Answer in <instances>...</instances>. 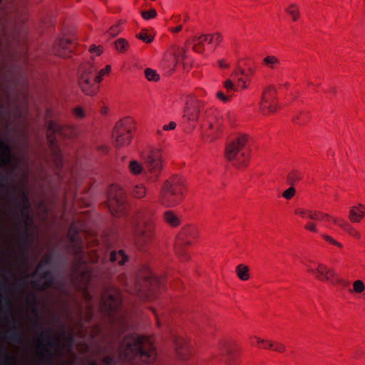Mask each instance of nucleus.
I'll return each mask as SVG.
<instances>
[{
    "label": "nucleus",
    "mask_w": 365,
    "mask_h": 365,
    "mask_svg": "<svg viewBox=\"0 0 365 365\" xmlns=\"http://www.w3.org/2000/svg\"><path fill=\"white\" fill-rule=\"evenodd\" d=\"M119 358L130 365L152 364L156 359L155 348L150 338L130 334L123 338L119 345Z\"/></svg>",
    "instance_id": "f257e3e1"
},
{
    "label": "nucleus",
    "mask_w": 365,
    "mask_h": 365,
    "mask_svg": "<svg viewBox=\"0 0 365 365\" xmlns=\"http://www.w3.org/2000/svg\"><path fill=\"white\" fill-rule=\"evenodd\" d=\"M52 264V256L47 255L37 266L31 277H38L31 282V287L37 291L46 292L50 288H53L58 293L57 300L60 302L68 303V299L71 293L68 283L64 280H57L51 269L45 268Z\"/></svg>",
    "instance_id": "f03ea898"
},
{
    "label": "nucleus",
    "mask_w": 365,
    "mask_h": 365,
    "mask_svg": "<svg viewBox=\"0 0 365 365\" xmlns=\"http://www.w3.org/2000/svg\"><path fill=\"white\" fill-rule=\"evenodd\" d=\"M16 190L14 188H9L7 190L6 196L9 200L14 205V217L17 222L18 227L21 229V239L26 243L25 252V262H28V247H29V227L30 217V204L28 195L26 192L21 191V200L19 201L16 197Z\"/></svg>",
    "instance_id": "7ed1b4c3"
},
{
    "label": "nucleus",
    "mask_w": 365,
    "mask_h": 365,
    "mask_svg": "<svg viewBox=\"0 0 365 365\" xmlns=\"http://www.w3.org/2000/svg\"><path fill=\"white\" fill-rule=\"evenodd\" d=\"M247 142V135H240L232 139L226 145V158L238 169L245 168L248 165L250 157Z\"/></svg>",
    "instance_id": "20e7f679"
},
{
    "label": "nucleus",
    "mask_w": 365,
    "mask_h": 365,
    "mask_svg": "<svg viewBox=\"0 0 365 365\" xmlns=\"http://www.w3.org/2000/svg\"><path fill=\"white\" fill-rule=\"evenodd\" d=\"M150 213L139 211L132 221L135 245L143 250L150 244L153 236V227L150 222Z\"/></svg>",
    "instance_id": "39448f33"
},
{
    "label": "nucleus",
    "mask_w": 365,
    "mask_h": 365,
    "mask_svg": "<svg viewBox=\"0 0 365 365\" xmlns=\"http://www.w3.org/2000/svg\"><path fill=\"white\" fill-rule=\"evenodd\" d=\"M12 289L17 300L25 309L37 311L41 299L36 292L29 290V275L19 279L18 284L12 285Z\"/></svg>",
    "instance_id": "423d86ee"
},
{
    "label": "nucleus",
    "mask_w": 365,
    "mask_h": 365,
    "mask_svg": "<svg viewBox=\"0 0 365 365\" xmlns=\"http://www.w3.org/2000/svg\"><path fill=\"white\" fill-rule=\"evenodd\" d=\"M185 180L179 176L165 182L160 192L161 203L167 207L175 206L182 200Z\"/></svg>",
    "instance_id": "0eeeda50"
},
{
    "label": "nucleus",
    "mask_w": 365,
    "mask_h": 365,
    "mask_svg": "<svg viewBox=\"0 0 365 365\" xmlns=\"http://www.w3.org/2000/svg\"><path fill=\"white\" fill-rule=\"evenodd\" d=\"M63 131V127L56 122L53 120L47 122V139L53 154V163L57 170H61L63 165V155L59 149L57 141L58 135H64Z\"/></svg>",
    "instance_id": "6e6552de"
},
{
    "label": "nucleus",
    "mask_w": 365,
    "mask_h": 365,
    "mask_svg": "<svg viewBox=\"0 0 365 365\" xmlns=\"http://www.w3.org/2000/svg\"><path fill=\"white\" fill-rule=\"evenodd\" d=\"M97 68L88 62L81 66L78 71V83L82 91L88 96L95 95L98 86L95 81L94 74Z\"/></svg>",
    "instance_id": "1a4fd4ad"
},
{
    "label": "nucleus",
    "mask_w": 365,
    "mask_h": 365,
    "mask_svg": "<svg viewBox=\"0 0 365 365\" xmlns=\"http://www.w3.org/2000/svg\"><path fill=\"white\" fill-rule=\"evenodd\" d=\"M132 120L126 118L119 120L112 134L113 142L115 147L120 148L128 145L131 141Z\"/></svg>",
    "instance_id": "9d476101"
},
{
    "label": "nucleus",
    "mask_w": 365,
    "mask_h": 365,
    "mask_svg": "<svg viewBox=\"0 0 365 365\" xmlns=\"http://www.w3.org/2000/svg\"><path fill=\"white\" fill-rule=\"evenodd\" d=\"M126 195L123 189L117 185L110 186L108 192V206L112 215H118L125 207Z\"/></svg>",
    "instance_id": "9b49d317"
},
{
    "label": "nucleus",
    "mask_w": 365,
    "mask_h": 365,
    "mask_svg": "<svg viewBox=\"0 0 365 365\" xmlns=\"http://www.w3.org/2000/svg\"><path fill=\"white\" fill-rule=\"evenodd\" d=\"M38 343L40 347L45 348V354L41 353V357L48 364L53 361L52 350L56 347L58 340L53 336V330L46 329L41 331L38 336Z\"/></svg>",
    "instance_id": "f8f14e48"
},
{
    "label": "nucleus",
    "mask_w": 365,
    "mask_h": 365,
    "mask_svg": "<svg viewBox=\"0 0 365 365\" xmlns=\"http://www.w3.org/2000/svg\"><path fill=\"white\" fill-rule=\"evenodd\" d=\"M163 287V282L152 272H148L144 277L143 284L140 287V295L148 300L154 299L158 290Z\"/></svg>",
    "instance_id": "ddd939ff"
},
{
    "label": "nucleus",
    "mask_w": 365,
    "mask_h": 365,
    "mask_svg": "<svg viewBox=\"0 0 365 365\" xmlns=\"http://www.w3.org/2000/svg\"><path fill=\"white\" fill-rule=\"evenodd\" d=\"M197 234V232L195 227H187L182 229L177 236L175 251L182 260L188 259V257L185 254L184 247L191 245L192 240L196 237Z\"/></svg>",
    "instance_id": "4468645a"
},
{
    "label": "nucleus",
    "mask_w": 365,
    "mask_h": 365,
    "mask_svg": "<svg viewBox=\"0 0 365 365\" xmlns=\"http://www.w3.org/2000/svg\"><path fill=\"white\" fill-rule=\"evenodd\" d=\"M308 270L318 279L327 281L333 284H339L344 287L348 286V282L336 277V274L334 270L322 263H318L316 268L309 267Z\"/></svg>",
    "instance_id": "2eb2a0df"
},
{
    "label": "nucleus",
    "mask_w": 365,
    "mask_h": 365,
    "mask_svg": "<svg viewBox=\"0 0 365 365\" xmlns=\"http://www.w3.org/2000/svg\"><path fill=\"white\" fill-rule=\"evenodd\" d=\"M100 301L104 307L109 312H113L114 314L120 310L122 303L120 292L115 287L111 292L105 288Z\"/></svg>",
    "instance_id": "dca6fc26"
},
{
    "label": "nucleus",
    "mask_w": 365,
    "mask_h": 365,
    "mask_svg": "<svg viewBox=\"0 0 365 365\" xmlns=\"http://www.w3.org/2000/svg\"><path fill=\"white\" fill-rule=\"evenodd\" d=\"M204 112V107L200 101L190 97L187 100L184 107L183 118L190 123H195Z\"/></svg>",
    "instance_id": "f3484780"
},
{
    "label": "nucleus",
    "mask_w": 365,
    "mask_h": 365,
    "mask_svg": "<svg viewBox=\"0 0 365 365\" xmlns=\"http://www.w3.org/2000/svg\"><path fill=\"white\" fill-rule=\"evenodd\" d=\"M146 168L154 175H158V173L163 168L162 155L160 150L158 149H152L145 160Z\"/></svg>",
    "instance_id": "a211bd4d"
},
{
    "label": "nucleus",
    "mask_w": 365,
    "mask_h": 365,
    "mask_svg": "<svg viewBox=\"0 0 365 365\" xmlns=\"http://www.w3.org/2000/svg\"><path fill=\"white\" fill-rule=\"evenodd\" d=\"M217 349L220 354L224 357L225 363L227 365H237V354L232 344L226 339L219 341Z\"/></svg>",
    "instance_id": "6ab92c4d"
},
{
    "label": "nucleus",
    "mask_w": 365,
    "mask_h": 365,
    "mask_svg": "<svg viewBox=\"0 0 365 365\" xmlns=\"http://www.w3.org/2000/svg\"><path fill=\"white\" fill-rule=\"evenodd\" d=\"M74 46L72 38H61L54 43L53 52L60 57L67 58L71 56Z\"/></svg>",
    "instance_id": "aec40b11"
},
{
    "label": "nucleus",
    "mask_w": 365,
    "mask_h": 365,
    "mask_svg": "<svg viewBox=\"0 0 365 365\" xmlns=\"http://www.w3.org/2000/svg\"><path fill=\"white\" fill-rule=\"evenodd\" d=\"M275 98L276 89L274 87H268L262 98L261 108L264 113L267 114L277 110V105L274 102Z\"/></svg>",
    "instance_id": "412c9836"
},
{
    "label": "nucleus",
    "mask_w": 365,
    "mask_h": 365,
    "mask_svg": "<svg viewBox=\"0 0 365 365\" xmlns=\"http://www.w3.org/2000/svg\"><path fill=\"white\" fill-rule=\"evenodd\" d=\"M172 342L175 346L178 356L183 360L187 359L190 354V347L187 341L183 337L175 334L172 336Z\"/></svg>",
    "instance_id": "4be33fe9"
},
{
    "label": "nucleus",
    "mask_w": 365,
    "mask_h": 365,
    "mask_svg": "<svg viewBox=\"0 0 365 365\" xmlns=\"http://www.w3.org/2000/svg\"><path fill=\"white\" fill-rule=\"evenodd\" d=\"M11 165V148L3 140H0V167Z\"/></svg>",
    "instance_id": "5701e85b"
},
{
    "label": "nucleus",
    "mask_w": 365,
    "mask_h": 365,
    "mask_svg": "<svg viewBox=\"0 0 365 365\" xmlns=\"http://www.w3.org/2000/svg\"><path fill=\"white\" fill-rule=\"evenodd\" d=\"M208 40L207 34L201 36H195L191 39L187 40V43L192 45V50L198 53H202L205 51V43Z\"/></svg>",
    "instance_id": "b1692460"
},
{
    "label": "nucleus",
    "mask_w": 365,
    "mask_h": 365,
    "mask_svg": "<svg viewBox=\"0 0 365 365\" xmlns=\"http://www.w3.org/2000/svg\"><path fill=\"white\" fill-rule=\"evenodd\" d=\"M332 221L334 223L338 225L354 237L357 239L360 238L361 235L359 232L353 228L347 222L339 218H332Z\"/></svg>",
    "instance_id": "393cba45"
},
{
    "label": "nucleus",
    "mask_w": 365,
    "mask_h": 365,
    "mask_svg": "<svg viewBox=\"0 0 365 365\" xmlns=\"http://www.w3.org/2000/svg\"><path fill=\"white\" fill-rule=\"evenodd\" d=\"M365 215V207L362 205L354 206L350 210L349 219L353 222H359Z\"/></svg>",
    "instance_id": "a878e982"
},
{
    "label": "nucleus",
    "mask_w": 365,
    "mask_h": 365,
    "mask_svg": "<svg viewBox=\"0 0 365 365\" xmlns=\"http://www.w3.org/2000/svg\"><path fill=\"white\" fill-rule=\"evenodd\" d=\"M128 259V256L125 255L123 250L113 251L110 254V261L118 262L120 265H123Z\"/></svg>",
    "instance_id": "bb28decb"
},
{
    "label": "nucleus",
    "mask_w": 365,
    "mask_h": 365,
    "mask_svg": "<svg viewBox=\"0 0 365 365\" xmlns=\"http://www.w3.org/2000/svg\"><path fill=\"white\" fill-rule=\"evenodd\" d=\"M307 217H308L311 220H323L324 219L329 220H332V218H333L328 214L322 213L319 211H313V210H308Z\"/></svg>",
    "instance_id": "cd10ccee"
},
{
    "label": "nucleus",
    "mask_w": 365,
    "mask_h": 365,
    "mask_svg": "<svg viewBox=\"0 0 365 365\" xmlns=\"http://www.w3.org/2000/svg\"><path fill=\"white\" fill-rule=\"evenodd\" d=\"M164 220L170 226L175 227L180 224V219L172 211H167L164 214Z\"/></svg>",
    "instance_id": "c85d7f7f"
},
{
    "label": "nucleus",
    "mask_w": 365,
    "mask_h": 365,
    "mask_svg": "<svg viewBox=\"0 0 365 365\" xmlns=\"http://www.w3.org/2000/svg\"><path fill=\"white\" fill-rule=\"evenodd\" d=\"M236 273L238 277L242 280L246 281L249 279V267L244 264H239L236 268Z\"/></svg>",
    "instance_id": "c756f323"
},
{
    "label": "nucleus",
    "mask_w": 365,
    "mask_h": 365,
    "mask_svg": "<svg viewBox=\"0 0 365 365\" xmlns=\"http://www.w3.org/2000/svg\"><path fill=\"white\" fill-rule=\"evenodd\" d=\"M130 192L133 197L140 199L145 195L146 190L143 185L137 184L132 187Z\"/></svg>",
    "instance_id": "7c9ffc66"
},
{
    "label": "nucleus",
    "mask_w": 365,
    "mask_h": 365,
    "mask_svg": "<svg viewBox=\"0 0 365 365\" xmlns=\"http://www.w3.org/2000/svg\"><path fill=\"white\" fill-rule=\"evenodd\" d=\"M263 62L264 65H266L267 66L272 69L276 68L277 66L279 65L280 63L279 60L277 57L273 56H267L264 58Z\"/></svg>",
    "instance_id": "2f4dec72"
},
{
    "label": "nucleus",
    "mask_w": 365,
    "mask_h": 365,
    "mask_svg": "<svg viewBox=\"0 0 365 365\" xmlns=\"http://www.w3.org/2000/svg\"><path fill=\"white\" fill-rule=\"evenodd\" d=\"M136 37L143 41L149 43L153 41V35L149 34L147 29H142V31L136 35Z\"/></svg>",
    "instance_id": "473e14b6"
},
{
    "label": "nucleus",
    "mask_w": 365,
    "mask_h": 365,
    "mask_svg": "<svg viewBox=\"0 0 365 365\" xmlns=\"http://www.w3.org/2000/svg\"><path fill=\"white\" fill-rule=\"evenodd\" d=\"M286 12L289 14L294 21H297L299 17V9L297 4H292L286 9Z\"/></svg>",
    "instance_id": "72a5a7b5"
},
{
    "label": "nucleus",
    "mask_w": 365,
    "mask_h": 365,
    "mask_svg": "<svg viewBox=\"0 0 365 365\" xmlns=\"http://www.w3.org/2000/svg\"><path fill=\"white\" fill-rule=\"evenodd\" d=\"M121 29L122 22L119 21L110 28V29L108 31V34L111 37H115L120 32Z\"/></svg>",
    "instance_id": "f704fd0d"
},
{
    "label": "nucleus",
    "mask_w": 365,
    "mask_h": 365,
    "mask_svg": "<svg viewBox=\"0 0 365 365\" xmlns=\"http://www.w3.org/2000/svg\"><path fill=\"white\" fill-rule=\"evenodd\" d=\"M145 76L148 81H157L160 76L155 71L151 68H146L145 71Z\"/></svg>",
    "instance_id": "c9c22d12"
},
{
    "label": "nucleus",
    "mask_w": 365,
    "mask_h": 365,
    "mask_svg": "<svg viewBox=\"0 0 365 365\" xmlns=\"http://www.w3.org/2000/svg\"><path fill=\"white\" fill-rule=\"evenodd\" d=\"M115 43V48L120 52L125 51L128 46V41L124 38H118Z\"/></svg>",
    "instance_id": "e433bc0d"
},
{
    "label": "nucleus",
    "mask_w": 365,
    "mask_h": 365,
    "mask_svg": "<svg viewBox=\"0 0 365 365\" xmlns=\"http://www.w3.org/2000/svg\"><path fill=\"white\" fill-rule=\"evenodd\" d=\"M130 170L133 174L137 175L142 172L143 167L137 161L133 160L130 163Z\"/></svg>",
    "instance_id": "4c0bfd02"
},
{
    "label": "nucleus",
    "mask_w": 365,
    "mask_h": 365,
    "mask_svg": "<svg viewBox=\"0 0 365 365\" xmlns=\"http://www.w3.org/2000/svg\"><path fill=\"white\" fill-rule=\"evenodd\" d=\"M110 69H111V67L109 65L106 66L105 68L101 69L99 71L98 74L95 76V81L96 83L101 82L103 79V76L104 75H106V73H108L110 72Z\"/></svg>",
    "instance_id": "58836bf2"
},
{
    "label": "nucleus",
    "mask_w": 365,
    "mask_h": 365,
    "mask_svg": "<svg viewBox=\"0 0 365 365\" xmlns=\"http://www.w3.org/2000/svg\"><path fill=\"white\" fill-rule=\"evenodd\" d=\"M240 71H234V72L232 73V76L235 79H236V80H237V86H240V83H242V88L243 89H245V88H247V84H246L245 81L243 80V78H242L241 76H240Z\"/></svg>",
    "instance_id": "ea45409f"
},
{
    "label": "nucleus",
    "mask_w": 365,
    "mask_h": 365,
    "mask_svg": "<svg viewBox=\"0 0 365 365\" xmlns=\"http://www.w3.org/2000/svg\"><path fill=\"white\" fill-rule=\"evenodd\" d=\"M9 182V175L4 174L0 171V185L3 188H6Z\"/></svg>",
    "instance_id": "a19ab883"
},
{
    "label": "nucleus",
    "mask_w": 365,
    "mask_h": 365,
    "mask_svg": "<svg viewBox=\"0 0 365 365\" xmlns=\"http://www.w3.org/2000/svg\"><path fill=\"white\" fill-rule=\"evenodd\" d=\"M78 289H81L82 292H83V294L84 296V298L88 302H91L92 300H93V296L92 294L90 293V292L88 291V288L86 286L85 287H82V286H78Z\"/></svg>",
    "instance_id": "79ce46f5"
},
{
    "label": "nucleus",
    "mask_w": 365,
    "mask_h": 365,
    "mask_svg": "<svg viewBox=\"0 0 365 365\" xmlns=\"http://www.w3.org/2000/svg\"><path fill=\"white\" fill-rule=\"evenodd\" d=\"M354 290L357 293H361L365 289V285L361 280H356L354 282Z\"/></svg>",
    "instance_id": "37998d69"
},
{
    "label": "nucleus",
    "mask_w": 365,
    "mask_h": 365,
    "mask_svg": "<svg viewBox=\"0 0 365 365\" xmlns=\"http://www.w3.org/2000/svg\"><path fill=\"white\" fill-rule=\"evenodd\" d=\"M224 86L226 88L227 93L232 91H237V87L235 86L233 81L230 79H227L224 82Z\"/></svg>",
    "instance_id": "c03bdc74"
},
{
    "label": "nucleus",
    "mask_w": 365,
    "mask_h": 365,
    "mask_svg": "<svg viewBox=\"0 0 365 365\" xmlns=\"http://www.w3.org/2000/svg\"><path fill=\"white\" fill-rule=\"evenodd\" d=\"M142 16L146 19L149 20L156 16L157 12L155 9H150L149 11H142Z\"/></svg>",
    "instance_id": "a18cd8bd"
},
{
    "label": "nucleus",
    "mask_w": 365,
    "mask_h": 365,
    "mask_svg": "<svg viewBox=\"0 0 365 365\" xmlns=\"http://www.w3.org/2000/svg\"><path fill=\"white\" fill-rule=\"evenodd\" d=\"M73 114L77 118H83L85 117V111L80 106H78V107H76L75 108H73Z\"/></svg>",
    "instance_id": "49530a36"
},
{
    "label": "nucleus",
    "mask_w": 365,
    "mask_h": 365,
    "mask_svg": "<svg viewBox=\"0 0 365 365\" xmlns=\"http://www.w3.org/2000/svg\"><path fill=\"white\" fill-rule=\"evenodd\" d=\"M257 344L264 349H271L274 346V343L272 341H265L264 340H261L259 339H257Z\"/></svg>",
    "instance_id": "de8ad7c7"
},
{
    "label": "nucleus",
    "mask_w": 365,
    "mask_h": 365,
    "mask_svg": "<svg viewBox=\"0 0 365 365\" xmlns=\"http://www.w3.org/2000/svg\"><path fill=\"white\" fill-rule=\"evenodd\" d=\"M322 237L328 242L336 245L339 247H342V245L339 242L336 241L333 237L327 235H322Z\"/></svg>",
    "instance_id": "09e8293b"
},
{
    "label": "nucleus",
    "mask_w": 365,
    "mask_h": 365,
    "mask_svg": "<svg viewBox=\"0 0 365 365\" xmlns=\"http://www.w3.org/2000/svg\"><path fill=\"white\" fill-rule=\"evenodd\" d=\"M294 194H295V189L293 187H290L289 188H288L287 190H285L283 192L282 196L284 198L289 200L294 195Z\"/></svg>",
    "instance_id": "8fccbe9b"
},
{
    "label": "nucleus",
    "mask_w": 365,
    "mask_h": 365,
    "mask_svg": "<svg viewBox=\"0 0 365 365\" xmlns=\"http://www.w3.org/2000/svg\"><path fill=\"white\" fill-rule=\"evenodd\" d=\"M216 96L224 103H227L231 99V96L225 95L222 91H218L216 93Z\"/></svg>",
    "instance_id": "3c124183"
},
{
    "label": "nucleus",
    "mask_w": 365,
    "mask_h": 365,
    "mask_svg": "<svg viewBox=\"0 0 365 365\" xmlns=\"http://www.w3.org/2000/svg\"><path fill=\"white\" fill-rule=\"evenodd\" d=\"M103 363L105 365H116L115 358L110 355H107L103 357Z\"/></svg>",
    "instance_id": "603ef678"
},
{
    "label": "nucleus",
    "mask_w": 365,
    "mask_h": 365,
    "mask_svg": "<svg viewBox=\"0 0 365 365\" xmlns=\"http://www.w3.org/2000/svg\"><path fill=\"white\" fill-rule=\"evenodd\" d=\"M176 123H175L174 121H171L169 123V124L163 125V130L165 131L172 130H174L176 128Z\"/></svg>",
    "instance_id": "864d4df0"
},
{
    "label": "nucleus",
    "mask_w": 365,
    "mask_h": 365,
    "mask_svg": "<svg viewBox=\"0 0 365 365\" xmlns=\"http://www.w3.org/2000/svg\"><path fill=\"white\" fill-rule=\"evenodd\" d=\"M305 228L307 230H310V231L314 232H318L316 225L314 223H313V222H308L305 225Z\"/></svg>",
    "instance_id": "5fc2aeb1"
},
{
    "label": "nucleus",
    "mask_w": 365,
    "mask_h": 365,
    "mask_svg": "<svg viewBox=\"0 0 365 365\" xmlns=\"http://www.w3.org/2000/svg\"><path fill=\"white\" fill-rule=\"evenodd\" d=\"M288 178H289V180L291 183H293L294 181H296V180H298L300 179L299 175L296 172H293L292 173L289 174Z\"/></svg>",
    "instance_id": "6e6d98bb"
},
{
    "label": "nucleus",
    "mask_w": 365,
    "mask_h": 365,
    "mask_svg": "<svg viewBox=\"0 0 365 365\" xmlns=\"http://www.w3.org/2000/svg\"><path fill=\"white\" fill-rule=\"evenodd\" d=\"M274 343V346L272 347V350L278 352H282L284 350V346L279 343Z\"/></svg>",
    "instance_id": "4d7b16f0"
},
{
    "label": "nucleus",
    "mask_w": 365,
    "mask_h": 365,
    "mask_svg": "<svg viewBox=\"0 0 365 365\" xmlns=\"http://www.w3.org/2000/svg\"><path fill=\"white\" fill-rule=\"evenodd\" d=\"M295 213L297 215H301L303 217H305L307 216L308 210H305L301 208H298L295 210Z\"/></svg>",
    "instance_id": "13d9d810"
},
{
    "label": "nucleus",
    "mask_w": 365,
    "mask_h": 365,
    "mask_svg": "<svg viewBox=\"0 0 365 365\" xmlns=\"http://www.w3.org/2000/svg\"><path fill=\"white\" fill-rule=\"evenodd\" d=\"M222 37L220 34H219V33L215 34L214 42H215L216 44H219L222 41Z\"/></svg>",
    "instance_id": "bf43d9fd"
},
{
    "label": "nucleus",
    "mask_w": 365,
    "mask_h": 365,
    "mask_svg": "<svg viewBox=\"0 0 365 365\" xmlns=\"http://www.w3.org/2000/svg\"><path fill=\"white\" fill-rule=\"evenodd\" d=\"M90 51L91 53H94V52H96L97 53V55H99L101 53V51H100V48H97L96 46H92L90 48Z\"/></svg>",
    "instance_id": "052dcab7"
},
{
    "label": "nucleus",
    "mask_w": 365,
    "mask_h": 365,
    "mask_svg": "<svg viewBox=\"0 0 365 365\" xmlns=\"http://www.w3.org/2000/svg\"><path fill=\"white\" fill-rule=\"evenodd\" d=\"M182 29V25H179L178 26H176L175 28H173L171 29V31L173 32V33H178L179 31H180Z\"/></svg>",
    "instance_id": "680f3d73"
},
{
    "label": "nucleus",
    "mask_w": 365,
    "mask_h": 365,
    "mask_svg": "<svg viewBox=\"0 0 365 365\" xmlns=\"http://www.w3.org/2000/svg\"><path fill=\"white\" fill-rule=\"evenodd\" d=\"M219 65L221 68H227L229 67V65L225 63L223 60L219 61Z\"/></svg>",
    "instance_id": "e2e57ef3"
},
{
    "label": "nucleus",
    "mask_w": 365,
    "mask_h": 365,
    "mask_svg": "<svg viewBox=\"0 0 365 365\" xmlns=\"http://www.w3.org/2000/svg\"><path fill=\"white\" fill-rule=\"evenodd\" d=\"M240 75H242V76H245V77L246 78H247V79H248V78H250V73H248V74H247V73H245V70H243V69H240Z\"/></svg>",
    "instance_id": "0e129e2a"
},
{
    "label": "nucleus",
    "mask_w": 365,
    "mask_h": 365,
    "mask_svg": "<svg viewBox=\"0 0 365 365\" xmlns=\"http://www.w3.org/2000/svg\"><path fill=\"white\" fill-rule=\"evenodd\" d=\"M214 39H215V34L208 35V40L207 41V42H208V43H212L214 42Z\"/></svg>",
    "instance_id": "69168bd1"
},
{
    "label": "nucleus",
    "mask_w": 365,
    "mask_h": 365,
    "mask_svg": "<svg viewBox=\"0 0 365 365\" xmlns=\"http://www.w3.org/2000/svg\"><path fill=\"white\" fill-rule=\"evenodd\" d=\"M88 365H98V363L95 361H91Z\"/></svg>",
    "instance_id": "338daca9"
},
{
    "label": "nucleus",
    "mask_w": 365,
    "mask_h": 365,
    "mask_svg": "<svg viewBox=\"0 0 365 365\" xmlns=\"http://www.w3.org/2000/svg\"><path fill=\"white\" fill-rule=\"evenodd\" d=\"M188 19H189V16H188L187 15H186V16H185V19H184V20H183V22H187V21H188Z\"/></svg>",
    "instance_id": "774afa93"
}]
</instances>
